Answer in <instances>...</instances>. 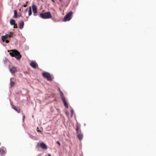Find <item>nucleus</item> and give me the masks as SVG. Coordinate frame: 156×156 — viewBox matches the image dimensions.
I'll return each instance as SVG.
<instances>
[{
  "mask_svg": "<svg viewBox=\"0 0 156 156\" xmlns=\"http://www.w3.org/2000/svg\"><path fill=\"white\" fill-rule=\"evenodd\" d=\"M77 136H78V137L79 138V139L80 140H82V138H83V136L82 135V134H78L77 135Z\"/></svg>",
  "mask_w": 156,
  "mask_h": 156,
  "instance_id": "obj_14",
  "label": "nucleus"
},
{
  "mask_svg": "<svg viewBox=\"0 0 156 156\" xmlns=\"http://www.w3.org/2000/svg\"><path fill=\"white\" fill-rule=\"evenodd\" d=\"M40 147L43 149H46L47 148V145L43 143H42L41 144Z\"/></svg>",
  "mask_w": 156,
  "mask_h": 156,
  "instance_id": "obj_9",
  "label": "nucleus"
},
{
  "mask_svg": "<svg viewBox=\"0 0 156 156\" xmlns=\"http://www.w3.org/2000/svg\"><path fill=\"white\" fill-rule=\"evenodd\" d=\"M25 118V116L24 115V114L23 115V122L24 121Z\"/></svg>",
  "mask_w": 156,
  "mask_h": 156,
  "instance_id": "obj_20",
  "label": "nucleus"
},
{
  "mask_svg": "<svg viewBox=\"0 0 156 156\" xmlns=\"http://www.w3.org/2000/svg\"><path fill=\"white\" fill-rule=\"evenodd\" d=\"M39 16L43 19H48L51 18V15L50 12H48L40 13Z\"/></svg>",
  "mask_w": 156,
  "mask_h": 156,
  "instance_id": "obj_2",
  "label": "nucleus"
},
{
  "mask_svg": "<svg viewBox=\"0 0 156 156\" xmlns=\"http://www.w3.org/2000/svg\"><path fill=\"white\" fill-rule=\"evenodd\" d=\"M30 64L31 66L34 68H36L37 67V66H38L36 63L33 62H31Z\"/></svg>",
  "mask_w": 156,
  "mask_h": 156,
  "instance_id": "obj_7",
  "label": "nucleus"
},
{
  "mask_svg": "<svg viewBox=\"0 0 156 156\" xmlns=\"http://www.w3.org/2000/svg\"><path fill=\"white\" fill-rule=\"evenodd\" d=\"M15 82L11 81V79H10V85L12 87L13 86L15 85Z\"/></svg>",
  "mask_w": 156,
  "mask_h": 156,
  "instance_id": "obj_18",
  "label": "nucleus"
},
{
  "mask_svg": "<svg viewBox=\"0 0 156 156\" xmlns=\"http://www.w3.org/2000/svg\"><path fill=\"white\" fill-rule=\"evenodd\" d=\"M17 12L16 10H15L14 11V15H17Z\"/></svg>",
  "mask_w": 156,
  "mask_h": 156,
  "instance_id": "obj_22",
  "label": "nucleus"
},
{
  "mask_svg": "<svg viewBox=\"0 0 156 156\" xmlns=\"http://www.w3.org/2000/svg\"><path fill=\"white\" fill-rule=\"evenodd\" d=\"M57 143H58V144L59 146H60V143L58 141H57Z\"/></svg>",
  "mask_w": 156,
  "mask_h": 156,
  "instance_id": "obj_26",
  "label": "nucleus"
},
{
  "mask_svg": "<svg viewBox=\"0 0 156 156\" xmlns=\"http://www.w3.org/2000/svg\"><path fill=\"white\" fill-rule=\"evenodd\" d=\"M9 54L12 56L15 57L18 60H20L21 57L20 52L16 50H12Z\"/></svg>",
  "mask_w": 156,
  "mask_h": 156,
  "instance_id": "obj_1",
  "label": "nucleus"
},
{
  "mask_svg": "<svg viewBox=\"0 0 156 156\" xmlns=\"http://www.w3.org/2000/svg\"><path fill=\"white\" fill-rule=\"evenodd\" d=\"M10 24L12 25H13L15 24V21L14 20L11 19L10 21Z\"/></svg>",
  "mask_w": 156,
  "mask_h": 156,
  "instance_id": "obj_13",
  "label": "nucleus"
},
{
  "mask_svg": "<svg viewBox=\"0 0 156 156\" xmlns=\"http://www.w3.org/2000/svg\"><path fill=\"white\" fill-rule=\"evenodd\" d=\"M9 36H8V37H12V36L11 35H9Z\"/></svg>",
  "mask_w": 156,
  "mask_h": 156,
  "instance_id": "obj_29",
  "label": "nucleus"
},
{
  "mask_svg": "<svg viewBox=\"0 0 156 156\" xmlns=\"http://www.w3.org/2000/svg\"><path fill=\"white\" fill-rule=\"evenodd\" d=\"M12 68H14V69H15V68H16V67H14V66H13L12 67Z\"/></svg>",
  "mask_w": 156,
  "mask_h": 156,
  "instance_id": "obj_31",
  "label": "nucleus"
},
{
  "mask_svg": "<svg viewBox=\"0 0 156 156\" xmlns=\"http://www.w3.org/2000/svg\"><path fill=\"white\" fill-rule=\"evenodd\" d=\"M53 2H55V0H51Z\"/></svg>",
  "mask_w": 156,
  "mask_h": 156,
  "instance_id": "obj_32",
  "label": "nucleus"
},
{
  "mask_svg": "<svg viewBox=\"0 0 156 156\" xmlns=\"http://www.w3.org/2000/svg\"><path fill=\"white\" fill-rule=\"evenodd\" d=\"M60 1H61L62 0H59Z\"/></svg>",
  "mask_w": 156,
  "mask_h": 156,
  "instance_id": "obj_36",
  "label": "nucleus"
},
{
  "mask_svg": "<svg viewBox=\"0 0 156 156\" xmlns=\"http://www.w3.org/2000/svg\"><path fill=\"white\" fill-rule=\"evenodd\" d=\"M27 10H28V8H27L25 10V12H27Z\"/></svg>",
  "mask_w": 156,
  "mask_h": 156,
  "instance_id": "obj_30",
  "label": "nucleus"
},
{
  "mask_svg": "<svg viewBox=\"0 0 156 156\" xmlns=\"http://www.w3.org/2000/svg\"><path fill=\"white\" fill-rule=\"evenodd\" d=\"M9 35L5 34L4 36H2L1 37V39L3 42H5V40L8 37Z\"/></svg>",
  "mask_w": 156,
  "mask_h": 156,
  "instance_id": "obj_8",
  "label": "nucleus"
},
{
  "mask_svg": "<svg viewBox=\"0 0 156 156\" xmlns=\"http://www.w3.org/2000/svg\"><path fill=\"white\" fill-rule=\"evenodd\" d=\"M48 156H51V154H48Z\"/></svg>",
  "mask_w": 156,
  "mask_h": 156,
  "instance_id": "obj_33",
  "label": "nucleus"
},
{
  "mask_svg": "<svg viewBox=\"0 0 156 156\" xmlns=\"http://www.w3.org/2000/svg\"><path fill=\"white\" fill-rule=\"evenodd\" d=\"M37 132H40V133H41V131L40 130H38V129H37Z\"/></svg>",
  "mask_w": 156,
  "mask_h": 156,
  "instance_id": "obj_27",
  "label": "nucleus"
},
{
  "mask_svg": "<svg viewBox=\"0 0 156 156\" xmlns=\"http://www.w3.org/2000/svg\"><path fill=\"white\" fill-rule=\"evenodd\" d=\"M76 133H79V128L78 126H77L76 128Z\"/></svg>",
  "mask_w": 156,
  "mask_h": 156,
  "instance_id": "obj_19",
  "label": "nucleus"
},
{
  "mask_svg": "<svg viewBox=\"0 0 156 156\" xmlns=\"http://www.w3.org/2000/svg\"><path fill=\"white\" fill-rule=\"evenodd\" d=\"M32 7L33 12L34 13V16H36L37 14H36V13H37V10L36 6L34 4L32 5Z\"/></svg>",
  "mask_w": 156,
  "mask_h": 156,
  "instance_id": "obj_5",
  "label": "nucleus"
},
{
  "mask_svg": "<svg viewBox=\"0 0 156 156\" xmlns=\"http://www.w3.org/2000/svg\"><path fill=\"white\" fill-rule=\"evenodd\" d=\"M62 100L64 104L65 107L66 108H68V106L67 103L66 102L65 98H64L62 99Z\"/></svg>",
  "mask_w": 156,
  "mask_h": 156,
  "instance_id": "obj_11",
  "label": "nucleus"
},
{
  "mask_svg": "<svg viewBox=\"0 0 156 156\" xmlns=\"http://www.w3.org/2000/svg\"><path fill=\"white\" fill-rule=\"evenodd\" d=\"M42 76L46 78L48 81H51L52 80V77L50 74L48 73L44 72L43 73Z\"/></svg>",
  "mask_w": 156,
  "mask_h": 156,
  "instance_id": "obj_4",
  "label": "nucleus"
},
{
  "mask_svg": "<svg viewBox=\"0 0 156 156\" xmlns=\"http://www.w3.org/2000/svg\"><path fill=\"white\" fill-rule=\"evenodd\" d=\"M32 14L31 7L30 6L29 8V15L30 16Z\"/></svg>",
  "mask_w": 156,
  "mask_h": 156,
  "instance_id": "obj_16",
  "label": "nucleus"
},
{
  "mask_svg": "<svg viewBox=\"0 0 156 156\" xmlns=\"http://www.w3.org/2000/svg\"><path fill=\"white\" fill-rule=\"evenodd\" d=\"M6 60L8 61H9V60Z\"/></svg>",
  "mask_w": 156,
  "mask_h": 156,
  "instance_id": "obj_35",
  "label": "nucleus"
},
{
  "mask_svg": "<svg viewBox=\"0 0 156 156\" xmlns=\"http://www.w3.org/2000/svg\"><path fill=\"white\" fill-rule=\"evenodd\" d=\"M24 23L23 21H22L20 23L19 25V27L20 29H22L24 26Z\"/></svg>",
  "mask_w": 156,
  "mask_h": 156,
  "instance_id": "obj_10",
  "label": "nucleus"
},
{
  "mask_svg": "<svg viewBox=\"0 0 156 156\" xmlns=\"http://www.w3.org/2000/svg\"><path fill=\"white\" fill-rule=\"evenodd\" d=\"M6 151V149L5 148H1L0 149V154L2 155L5 154Z\"/></svg>",
  "mask_w": 156,
  "mask_h": 156,
  "instance_id": "obj_6",
  "label": "nucleus"
},
{
  "mask_svg": "<svg viewBox=\"0 0 156 156\" xmlns=\"http://www.w3.org/2000/svg\"><path fill=\"white\" fill-rule=\"evenodd\" d=\"M73 14L72 11H70L64 17L63 20L64 22L69 21L72 18L71 16Z\"/></svg>",
  "mask_w": 156,
  "mask_h": 156,
  "instance_id": "obj_3",
  "label": "nucleus"
},
{
  "mask_svg": "<svg viewBox=\"0 0 156 156\" xmlns=\"http://www.w3.org/2000/svg\"><path fill=\"white\" fill-rule=\"evenodd\" d=\"M60 97L62 99L65 98L61 90H60Z\"/></svg>",
  "mask_w": 156,
  "mask_h": 156,
  "instance_id": "obj_15",
  "label": "nucleus"
},
{
  "mask_svg": "<svg viewBox=\"0 0 156 156\" xmlns=\"http://www.w3.org/2000/svg\"><path fill=\"white\" fill-rule=\"evenodd\" d=\"M14 18H17V15H14Z\"/></svg>",
  "mask_w": 156,
  "mask_h": 156,
  "instance_id": "obj_25",
  "label": "nucleus"
},
{
  "mask_svg": "<svg viewBox=\"0 0 156 156\" xmlns=\"http://www.w3.org/2000/svg\"><path fill=\"white\" fill-rule=\"evenodd\" d=\"M5 42L7 43H8L9 42V41L8 40H5Z\"/></svg>",
  "mask_w": 156,
  "mask_h": 156,
  "instance_id": "obj_23",
  "label": "nucleus"
},
{
  "mask_svg": "<svg viewBox=\"0 0 156 156\" xmlns=\"http://www.w3.org/2000/svg\"><path fill=\"white\" fill-rule=\"evenodd\" d=\"M12 108L18 113H20V109L19 108L16 107V106H13Z\"/></svg>",
  "mask_w": 156,
  "mask_h": 156,
  "instance_id": "obj_12",
  "label": "nucleus"
},
{
  "mask_svg": "<svg viewBox=\"0 0 156 156\" xmlns=\"http://www.w3.org/2000/svg\"><path fill=\"white\" fill-rule=\"evenodd\" d=\"M16 69H10V71L11 73H13L16 71Z\"/></svg>",
  "mask_w": 156,
  "mask_h": 156,
  "instance_id": "obj_17",
  "label": "nucleus"
},
{
  "mask_svg": "<svg viewBox=\"0 0 156 156\" xmlns=\"http://www.w3.org/2000/svg\"><path fill=\"white\" fill-rule=\"evenodd\" d=\"M58 90L60 92V90H60V89L59 88Z\"/></svg>",
  "mask_w": 156,
  "mask_h": 156,
  "instance_id": "obj_34",
  "label": "nucleus"
},
{
  "mask_svg": "<svg viewBox=\"0 0 156 156\" xmlns=\"http://www.w3.org/2000/svg\"><path fill=\"white\" fill-rule=\"evenodd\" d=\"M14 27L15 28H17L18 27H17V24H15V25L14 26Z\"/></svg>",
  "mask_w": 156,
  "mask_h": 156,
  "instance_id": "obj_21",
  "label": "nucleus"
},
{
  "mask_svg": "<svg viewBox=\"0 0 156 156\" xmlns=\"http://www.w3.org/2000/svg\"><path fill=\"white\" fill-rule=\"evenodd\" d=\"M27 2H26V4H25V5H23V6L24 7H26L27 6Z\"/></svg>",
  "mask_w": 156,
  "mask_h": 156,
  "instance_id": "obj_24",
  "label": "nucleus"
},
{
  "mask_svg": "<svg viewBox=\"0 0 156 156\" xmlns=\"http://www.w3.org/2000/svg\"><path fill=\"white\" fill-rule=\"evenodd\" d=\"M71 113H72L71 115H72V116L73 115V110H71Z\"/></svg>",
  "mask_w": 156,
  "mask_h": 156,
  "instance_id": "obj_28",
  "label": "nucleus"
}]
</instances>
